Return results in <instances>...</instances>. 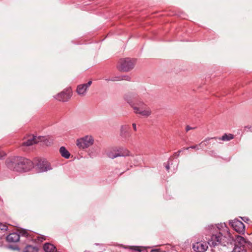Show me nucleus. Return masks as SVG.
Listing matches in <instances>:
<instances>
[{
  "mask_svg": "<svg viewBox=\"0 0 252 252\" xmlns=\"http://www.w3.org/2000/svg\"><path fill=\"white\" fill-rule=\"evenodd\" d=\"M209 229L212 235L211 238L208 239L207 243L205 242H198L193 244L192 248L194 251L203 252L207 249L208 245L214 248V249L212 250L213 252H218L216 249H219L220 247L223 248L225 247V245L222 242L223 237L220 231V228L219 225L209 226Z\"/></svg>",
  "mask_w": 252,
  "mask_h": 252,
  "instance_id": "1",
  "label": "nucleus"
},
{
  "mask_svg": "<svg viewBox=\"0 0 252 252\" xmlns=\"http://www.w3.org/2000/svg\"><path fill=\"white\" fill-rule=\"evenodd\" d=\"M35 165L39 172L47 171L51 169L50 163L45 159L35 158L33 165Z\"/></svg>",
  "mask_w": 252,
  "mask_h": 252,
  "instance_id": "5",
  "label": "nucleus"
},
{
  "mask_svg": "<svg viewBox=\"0 0 252 252\" xmlns=\"http://www.w3.org/2000/svg\"><path fill=\"white\" fill-rule=\"evenodd\" d=\"M43 249L46 252H55L56 251V247L50 243L45 244Z\"/></svg>",
  "mask_w": 252,
  "mask_h": 252,
  "instance_id": "17",
  "label": "nucleus"
},
{
  "mask_svg": "<svg viewBox=\"0 0 252 252\" xmlns=\"http://www.w3.org/2000/svg\"><path fill=\"white\" fill-rule=\"evenodd\" d=\"M124 98L131 107L137 100L136 94L133 93H128L126 94L124 96Z\"/></svg>",
  "mask_w": 252,
  "mask_h": 252,
  "instance_id": "12",
  "label": "nucleus"
},
{
  "mask_svg": "<svg viewBox=\"0 0 252 252\" xmlns=\"http://www.w3.org/2000/svg\"><path fill=\"white\" fill-rule=\"evenodd\" d=\"M137 62V60L136 59H131V58H125L121 60V62L120 63H134Z\"/></svg>",
  "mask_w": 252,
  "mask_h": 252,
  "instance_id": "23",
  "label": "nucleus"
},
{
  "mask_svg": "<svg viewBox=\"0 0 252 252\" xmlns=\"http://www.w3.org/2000/svg\"><path fill=\"white\" fill-rule=\"evenodd\" d=\"M6 239L9 243H16L20 239V234L15 232L10 233L6 236Z\"/></svg>",
  "mask_w": 252,
  "mask_h": 252,
  "instance_id": "14",
  "label": "nucleus"
},
{
  "mask_svg": "<svg viewBox=\"0 0 252 252\" xmlns=\"http://www.w3.org/2000/svg\"><path fill=\"white\" fill-rule=\"evenodd\" d=\"M152 252H159V249H154L152 251Z\"/></svg>",
  "mask_w": 252,
  "mask_h": 252,
  "instance_id": "33",
  "label": "nucleus"
},
{
  "mask_svg": "<svg viewBox=\"0 0 252 252\" xmlns=\"http://www.w3.org/2000/svg\"><path fill=\"white\" fill-rule=\"evenodd\" d=\"M94 142L92 136L86 135L79 139L76 141V145L79 149H84L92 146Z\"/></svg>",
  "mask_w": 252,
  "mask_h": 252,
  "instance_id": "4",
  "label": "nucleus"
},
{
  "mask_svg": "<svg viewBox=\"0 0 252 252\" xmlns=\"http://www.w3.org/2000/svg\"><path fill=\"white\" fill-rule=\"evenodd\" d=\"M72 94V92L71 88H68L57 94L55 96V98L59 101L66 102L71 98Z\"/></svg>",
  "mask_w": 252,
  "mask_h": 252,
  "instance_id": "6",
  "label": "nucleus"
},
{
  "mask_svg": "<svg viewBox=\"0 0 252 252\" xmlns=\"http://www.w3.org/2000/svg\"><path fill=\"white\" fill-rule=\"evenodd\" d=\"M10 248H12V249H14V250H17V249H18V248L17 247L13 248V247H10Z\"/></svg>",
  "mask_w": 252,
  "mask_h": 252,
  "instance_id": "34",
  "label": "nucleus"
},
{
  "mask_svg": "<svg viewBox=\"0 0 252 252\" xmlns=\"http://www.w3.org/2000/svg\"><path fill=\"white\" fill-rule=\"evenodd\" d=\"M186 148H183L182 150H181L182 152L184 151V150H186Z\"/></svg>",
  "mask_w": 252,
  "mask_h": 252,
  "instance_id": "36",
  "label": "nucleus"
},
{
  "mask_svg": "<svg viewBox=\"0 0 252 252\" xmlns=\"http://www.w3.org/2000/svg\"><path fill=\"white\" fill-rule=\"evenodd\" d=\"M132 127L134 131L137 130L136 125L135 123L132 124Z\"/></svg>",
  "mask_w": 252,
  "mask_h": 252,
  "instance_id": "31",
  "label": "nucleus"
},
{
  "mask_svg": "<svg viewBox=\"0 0 252 252\" xmlns=\"http://www.w3.org/2000/svg\"><path fill=\"white\" fill-rule=\"evenodd\" d=\"M105 80L107 81H111V79H105Z\"/></svg>",
  "mask_w": 252,
  "mask_h": 252,
  "instance_id": "35",
  "label": "nucleus"
},
{
  "mask_svg": "<svg viewBox=\"0 0 252 252\" xmlns=\"http://www.w3.org/2000/svg\"><path fill=\"white\" fill-rule=\"evenodd\" d=\"M24 252H38V248L32 245H28L25 248Z\"/></svg>",
  "mask_w": 252,
  "mask_h": 252,
  "instance_id": "21",
  "label": "nucleus"
},
{
  "mask_svg": "<svg viewBox=\"0 0 252 252\" xmlns=\"http://www.w3.org/2000/svg\"><path fill=\"white\" fill-rule=\"evenodd\" d=\"M205 142L206 141L204 140L203 141L201 142L198 145H195L191 146H190L189 147L186 148V149L189 150V149L191 148V149H195L196 150H198L199 149V146H201L202 144H203V143L204 142Z\"/></svg>",
  "mask_w": 252,
  "mask_h": 252,
  "instance_id": "25",
  "label": "nucleus"
},
{
  "mask_svg": "<svg viewBox=\"0 0 252 252\" xmlns=\"http://www.w3.org/2000/svg\"><path fill=\"white\" fill-rule=\"evenodd\" d=\"M121 80H130V77H129L128 76H125V77H124V78H122L120 76H116V77H112L111 79V81H113V82H114V81H120Z\"/></svg>",
  "mask_w": 252,
  "mask_h": 252,
  "instance_id": "24",
  "label": "nucleus"
},
{
  "mask_svg": "<svg viewBox=\"0 0 252 252\" xmlns=\"http://www.w3.org/2000/svg\"><path fill=\"white\" fill-rule=\"evenodd\" d=\"M172 162V161H168V164L165 166V168L168 171L169 170L170 164H172V163H171Z\"/></svg>",
  "mask_w": 252,
  "mask_h": 252,
  "instance_id": "28",
  "label": "nucleus"
},
{
  "mask_svg": "<svg viewBox=\"0 0 252 252\" xmlns=\"http://www.w3.org/2000/svg\"><path fill=\"white\" fill-rule=\"evenodd\" d=\"M45 139L44 137L39 136L36 137L34 136H30L28 139L22 142L21 146H30L34 144L37 143L39 142L44 141Z\"/></svg>",
  "mask_w": 252,
  "mask_h": 252,
  "instance_id": "9",
  "label": "nucleus"
},
{
  "mask_svg": "<svg viewBox=\"0 0 252 252\" xmlns=\"http://www.w3.org/2000/svg\"><path fill=\"white\" fill-rule=\"evenodd\" d=\"M107 156L111 158H114L117 157H118V156H120V154H117L116 152L114 151V149L112 150L109 151L107 153ZM121 155H123L122 154H121Z\"/></svg>",
  "mask_w": 252,
  "mask_h": 252,
  "instance_id": "22",
  "label": "nucleus"
},
{
  "mask_svg": "<svg viewBox=\"0 0 252 252\" xmlns=\"http://www.w3.org/2000/svg\"><path fill=\"white\" fill-rule=\"evenodd\" d=\"M8 227L5 223H1L0 222V229L2 231H6Z\"/></svg>",
  "mask_w": 252,
  "mask_h": 252,
  "instance_id": "26",
  "label": "nucleus"
},
{
  "mask_svg": "<svg viewBox=\"0 0 252 252\" xmlns=\"http://www.w3.org/2000/svg\"><path fill=\"white\" fill-rule=\"evenodd\" d=\"M92 84L91 80L88 81L87 83L81 84L77 85L76 89V92L78 95L81 97H84L87 94L88 90Z\"/></svg>",
  "mask_w": 252,
  "mask_h": 252,
  "instance_id": "7",
  "label": "nucleus"
},
{
  "mask_svg": "<svg viewBox=\"0 0 252 252\" xmlns=\"http://www.w3.org/2000/svg\"><path fill=\"white\" fill-rule=\"evenodd\" d=\"M60 153L61 156L65 158L68 159L70 157V154L64 147H61L60 149Z\"/></svg>",
  "mask_w": 252,
  "mask_h": 252,
  "instance_id": "18",
  "label": "nucleus"
},
{
  "mask_svg": "<svg viewBox=\"0 0 252 252\" xmlns=\"http://www.w3.org/2000/svg\"><path fill=\"white\" fill-rule=\"evenodd\" d=\"M20 235H21V236H24V237H27L29 235L28 234V232H27V230H25V229H22L20 230Z\"/></svg>",
  "mask_w": 252,
  "mask_h": 252,
  "instance_id": "27",
  "label": "nucleus"
},
{
  "mask_svg": "<svg viewBox=\"0 0 252 252\" xmlns=\"http://www.w3.org/2000/svg\"><path fill=\"white\" fill-rule=\"evenodd\" d=\"M114 151L116 152L117 154H120V155H121V154H123V155H120L118 156V157H125L129 156V152L125 148H124L123 147L120 148H116L114 149Z\"/></svg>",
  "mask_w": 252,
  "mask_h": 252,
  "instance_id": "16",
  "label": "nucleus"
},
{
  "mask_svg": "<svg viewBox=\"0 0 252 252\" xmlns=\"http://www.w3.org/2000/svg\"><path fill=\"white\" fill-rule=\"evenodd\" d=\"M137 100L146 101L150 98V94L144 88L139 89L136 94Z\"/></svg>",
  "mask_w": 252,
  "mask_h": 252,
  "instance_id": "11",
  "label": "nucleus"
},
{
  "mask_svg": "<svg viewBox=\"0 0 252 252\" xmlns=\"http://www.w3.org/2000/svg\"><path fill=\"white\" fill-rule=\"evenodd\" d=\"M4 155H5V154L3 152L0 151V159L2 157H3Z\"/></svg>",
  "mask_w": 252,
  "mask_h": 252,
  "instance_id": "32",
  "label": "nucleus"
},
{
  "mask_svg": "<svg viewBox=\"0 0 252 252\" xmlns=\"http://www.w3.org/2000/svg\"><path fill=\"white\" fill-rule=\"evenodd\" d=\"M234 138V135L232 134H226L225 133L221 137H212V138H207L205 139V141H208L210 140H215L217 141L218 139L220 140H222L224 141H228Z\"/></svg>",
  "mask_w": 252,
  "mask_h": 252,
  "instance_id": "13",
  "label": "nucleus"
},
{
  "mask_svg": "<svg viewBox=\"0 0 252 252\" xmlns=\"http://www.w3.org/2000/svg\"><path fill=\"white\" fill-rule=\"evenodd\" d=\"M130 128V126L128 125L121 126L120 131V136L125 139H128L131 135Z\"/></svg>",
  "mask_w": 252,
  "mask_h": 252,
  "instance_id": "10",
  "label": "nucleus"
},
{
  "mask_svg": "<svg viewBox=\"0 0 252 252\" xmlns=\"http://www.w3.org/2000/svg\"><path fill=\"white\" fill-rule=\"evenodd\" d=\"M134 66V64H118L117 67L121 71L127 72L133 69Z\"/></svg>",
  "mask_w": 252,
  "mask_h": 252,
  "instance_id": "15",
  "label": "nucleus"
},
{
  "mask_svg": "<svg viewBox=\"0 0 252 252\" xmlns=\"http://www.w3.org/2000/svg\"><path fill=\"white\" fill-rule=\"evenodd\" d=\"M144 101L136 100L132 108L135 114L147 117L151 114V110Z\"/></svg>",
  "mask_w": 252,
  "mask_h": 252,
  "instance_id": "3",
  "label": "nucleus"
},
{
  "mask_svg": "<svg viewBox=\"0 0 252 252\" xmlns=\"http://www.w3.org/2000/svg\"><path fill=\"white\" fill-rule=\"evenodd\" d=\"M182 152L181 150L178 151L177 152L174 154L175 156L179 157L180 156V153Z\"/></svg>",
  "mask_w": 252,
  "mask_h": 252,
  "instance_id": "30",
  "label": "nucleus"
},
{
  "mask_svg": "<svg viewBox=\"0 0 252 252\" xmlns=\"http://www.w3.org/2000/svg\"><path fill=\"white\" fill-rule=\"evenodd\" d=\"M238 244L239 245L245 246L246 244V241L244 237L241 236H237L235 240V244Z\"/></svg>",
  "mask_w": 252,
  "mask_h": 252,
  "instance_id": "20",
  "label": "nucleus"
},
{
  "mask_svg": "<svg viewBox=\"0 0 252 252\" xmlns=\"http://www.w3.org/2000/svg\"><path fill=\"white\" fill-rule=\"evenodd\" d=\"M193 128H194V127H190V126H186V131H189V130L192 129H193Z\"/></svg>",
  "mask_w": 252,
  "mask_h": 252,
  "instance_id": "29",
  "label": "nucleus"
},
{
  "mask_svg": "<svg viewBox=\"0 0 252 252\" xmlns=\"http://www.w3.org/2000/svg\"><path fill=\"white\" fill-rule=\"evenodd\" d=\"M233 252H247L245 246L239 245L238 244H235V247L233 250Z\"/></svg>",
  "mask_w": 252,
  "mask_h": 252,
  "instance_id": "19",
  "label": "nucleus"
},
{
  "mask_svg": "<svg viewBox=\"0 0 252 252\" xmlns=\"http://www.w3.org/2000/svg\"><path fill=\"white\" fill-rule=\"evenodd\" d=\"M6 166L11 170L22 172H27L33 167V162L23 157H14L6 160Z\"/></svg>",
  "mask_w": 252,
  "mask_h": 252,
  "instance_id": "2",
  "label": "nucleus"
},
{
  "mask_svg": "<svg viewBox=\"0 0 252 252\" xmlns=\"http://www.w3.org/2000/svg\"><path fill=\"white\" fill-rule=\"evenodd\" d=\"M229 224H231L232 228L236 232L239 233H243L245 232V225L241 221L234 219L229 221Z\"/></svg>",
  "mask_w": 252,
  "mask_h": 252,
  "instance_id": "8",
  "label": "nucleus"
}]
</instances>
